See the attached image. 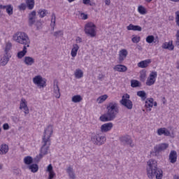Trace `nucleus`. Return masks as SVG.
Listing matches in <instances>:
<instances>
[{
  "label": "nucleus",
  "instance_id": "nucleus-1",
  "mask_svg": "<svg viewBox=\"0 0 179 179\" xmlns=\"http://www.w3.org/2000/svg\"><path fill=\"white\" fill-rule=\"evenodd\" d=\"M54 132L52 125H48L44 130L43 136L42 138V147L41 148L40 157H43L44 155L48 153L50 150V146H51V136Z\"/></svg>",
  "mask_w": 179,
  "mask_h": 179
},
{
  "label": "nucleus",
  "instance_id": "nucleus-2",
  "mask_svg": "<svg viewBox=\"0 0 179 179\" xmlns=\"http://www.w3.org/2000/svg\"><path fill=\"white\" fill-rule=\"evenodd\" d=\"M147 176L148 178H155L157 179L163 178V171L157 169V162L155 159H150L148 162L147 167Z\"/></svg>",
  "mask_w": 179,
  "mask_h": 179
},
{
  "label": "nucleus",
  "instance_id": "nucleus-3",
  "mask_svg": "<svg viewBox=\"0 0 179 179\" xmlns=\"http://www.w3.org/2000/svg\"><path fill=\"white\" fill-rule=\"evenodd\" d=\"M107 113L102 115L99 119L102 122H107V121H113L115 118L117 113L119 111L118 103L116 102H110L107 107Z\"/></svg>",
  "mask_w": 179,
  "mask_h": 179
},
{
  "label": "nucleus",
  "instance_id": "nucleus-4",
  "mask_svg": "<svg viewBox=\"0 0 179 179\" xmlns=\"http://www.w3.org/2000/svg\"><path fill=\"white\" fill-rule=\"evenodd\" d=\"M13 39L16 43H19V44H22L26 47H30V39L29 38V36L24 32L18 31L15 33L13 36Z\"/></svg>",
  "mask_w": 179,
  "mask_h": 179
},
{
  "label": "nucleus",
  "instance_id": "nucleus-5",
  "mask_svg": "<svg viewBox=\"0 0 179 179\" xmlns=\"http://www.w3.org/2000/svg\"><path fill=\"white\" fill-rule=\"evenodd\" d=\"M85 31L90 37H96V25L93 22H88L85 26Z\"/></svg>",
  "mask_w": 179,
  "mask_h": 179
},
{
  "label": "nucleus",
  "instance_id": "nucleus-6",
  "mask_svg": "<svg viewBox=\"0 0 179 179\" xmlns=\"http://www.w3.org/2000/svg\"><path fill=\"white\" fill-rule=\"evenodd\" d=\"M129 94H128L123 95L120 101V104L128 108V110H132L134 104L132 103V101L129 100Z\"/></svg>",
  "mask_w": 179,
  "mask_h": 179
},
{
  "label": "nucleus",
  "instance_id": "nucleus-7",
  "mask_svg": "<svg viewBox=\"0 0 179 179\" xmlns=\"http://www.w3.org/2000/svg\"><path fill=\"white\" fill-rule=\"evenodd\" d=\"M33 82L34 85L38 86V87H40V89H41V87H45L47 83V82L45 81V79H43V78L41 77V76H35L33 78Z\"/></svg>",
  "mask_w": 179,
  "mask_h": 179
},
{
  "label": "nucleus",
  "instance_id": "nucleus-8",
  "mask_svg": "<svg viewBox=\"0 0 179 179\" xmlns=\"http://www.w3.org/2000/svg\"><path fill=\"white\" fill-rule=\"evenodd\" d=\"M157 78V72L152 71L150 73V76L147 78L145 85L147 86H153L156 83V79Z\"/></svg>",
  "mask_w": 179,
  "mask_h": 179
},
{
  "label": "nucleus",
  "instance_id": "nucleus-9",
  "mask_svg": "<svg viewBox=\"0 0 179 179\" xmlns=\"http://www.w3.org/2000/svg\"><path fill=\"white\" fill-rule=\"evenodd\" d=\"M154 107H157V102L155 101L153 98H148L145 101V107L147 111H152V108Z\"/></svg>",
  "mask_w": 179,
  "mask_h": 179
},
{
  "label": "nucleus",
  "instance_id": "nucleus-10",
  "mask_svg": "<svg viewBox=\"0 0 179 179\" xmlns=\"http://www.w3.org/2000/svg\"><path fill=\"white\" fill-rule=\"evenodd\" d=\"M92 141H93L95 145H103L106 142V136H101V134H95L92 136Z\"/></svg>",
  "mask_w": 179,
  "mask_h": 179
},
{
  "label": "nucleus",
  "instance_id": "nucleus-11",
  "mask_svg": "<svg viewBox=\"0 0 179 179\" xmlns=\"http://www.w3.org/2000/svg\"><path fill=\"white\" fill-rule=\"evenodd\" d=\"M20 110H24V114H29V107H27V101L24 98L21 99L20 103Z\"/></svg>",
  "mask_w": 179,
  "mask_h": 179
},
{
  "label": "nucleus",
  "instance_id": "nucleus-12",
  "mask_svg": "<svg viewBox=\"0 0 179 179\" xmlns=\"http://www.w3.org/2000/svg\"><path fill=\"white\" fill-rule=\"evenodd\" d=\"M114 124L111 122L105 123L101 126V132H108L113 129Z\"/></svg>",
  "mask_w": 179,
  "mask_h": 179
},
{
  "label": "nucleus",
  "instance_id": "nucleus-13",
  "mask_svg": "<svg viewBox=\"0 0 179 179\" xmlns=\"http://www.w3.org/2000/svg\"><path fill=\"white\" fill-rule=\"evenodd\" d=\"M157 134L159 136H162V135H164V136H170V135H171V133L166 127L158 129Z\"/></svg>",
  "mask_w": 179,
  "mask_h": 179
},
{
  "label": "nucleus",
  "instance_id": "nucleus-14",
  "mask_svg": "<svg viewBox=\"0 0 179 179\" xmlns=\"http://www.w3.org/2000/svg\"><path fill=\"white\" fill-rule=\"evenodd\" d=\"M167 148H169L168 143H161L155 147V153H157L159 152H163V150H166Z\"/></svg>",
  "mask_w": 179,
  "mask_h": 179
},
{
  "label": "nucleus",
  "instance_id": "nucleus-15",
  "mask_svg": "<svg viewBox=\"0 0 179 179\" xmlns=\"http://www.w3.org/2000/svg\"><path fill=\"white\" fill-rule=\"evenodd\" d=\"M128 56V51L126 49H122L119 51V62H122Z\"/></svg>",
  "mask_w": 179,
  "mask_h": 179
},
{
  "label": "nucleus",
  "instance_id": "nucleus-16",
  "mask_svg": "<svg viewBox=\"0 0 179 179\" xmlns=\"http://www.w3.org/2000/svg\"><path fill=\"white\" fill-rule=\"evenodd\" d=\"M120 141L122 142V143H125L126 145H130V146L132 148L134 146L132 145V140H131V136H124L122 137H120Z\"/></svg>",
  "mask_w": 179,
  "mask_h": 179
},
{
  "label": "nucleus",
  "instance_id": "nucleus-17",
  "mask_svg": "<svg viewBox=\"0 0 179 179\" xmlns=\"http://www.w3.org/2000/svg\"><path fill=\"white\" fill-rule=\"evenodd\" d=\"M162 48L164 50H169V51H173L174 50V45H173V41H170L169 42H165L162 45Z\"/></svg>",
  "mask_w": 179,
  "mask_h": 179
},
{
  "label": "nucleus",
  "instance_id": "nucleus-18",
  "mask_svg": "<svg viewBox=\"0 0 179 179\" xmlns=\"http://www.w3.org/2000/svg\"><path fill=\"white\" fill-rule=\"evenodd\" d=\"M152 62V60L150 59L143 60L138 63V68H148L149 66V64Z\"/></svg>",
  "mask_w": 179,
  "mask_h": 179
},
{
  "label": "nucleus",
  "instance_id": "nucleus-19",
  "mask_svg": "<svg viewBox=\"0 0 179 179\" xmlns=\"http://www.w3.org/2000/svg\"><path fill=\"white\" fill-rule=\"evenodd\" d=\"M169 161L171 163L174 164L177 162V152L171 150L169 154Z\"/></svg>",
  "mask_w": 179,
  "mask_h": 179
},
{
  "label": "nucleus",
  "instance_id": "nucleus-20",
  "mask_svg": "<svg viewBox=\"0 0 179 179\" xmlns=\"http://www.w3.org/2000/svg\"><path fill=\"white\" fill-rule=\"evenodd\" d=\"M114 70L117 72H127L128 68H127L126 66H124L122 64H117L115 66Z\"/></svg>",
  "mask_w": 179,
  "mask_h": 179
},
{
  "label": "nucleus",
  "instance_id": "nucleus-21",
  "mask_svg": "<svg viewBox=\"0 0 179 179\" xmlns=\"http://www.w3.org/2000/svg\"><path fill=\"white\" fill-rule=\"evenodd\" d=\"M46 171H48V173H49L48 179H52L55 177V172H54V170L52 169V164H49L48 166Z\"/></svg>",
  "mask_w": 179,
  "mask_h": 179
},
{
  "label": "nucleus",
  "instance_id": "nucleus-22",
  "mask_svg": "<svg viewBox=\"0 0 179 179\" xmlns=\"http://www.w3.org/2000/svg\"><path fill=\"white\" fill-rule=\"evenodd\" d=\"M78 51H79V45L73 44L71 52V55L73 58H75L78 55Z\"/></svg>",
  "mask_w": 179,
  "mask_h": 179
},
{
  "label": "nucleus",
  "instance_id": "nucleus-23",
  "mask_svg": "<svg viewBox=\"0 0 179 179\" xmlns=\"http://www.w3.org/2000/svg\"><path fill=\"white\" fill-rule=\"evenodd\" d=\"M127 30H133L134 31H142V27L139 25H134L132 24L127 26Z\"/></svg>",
  "mask_w": 179,
  "mask_h": 179
},
{
  "label": "nucleus",
  "instance_id": "nucleus-24",
  "mask_svg": "<svg viewBox=\"0 0 179 179\" xmlns=\"http://www.w3.org/2000/svg\"><path fill=\"white\" fill-rule=\"evenodd\" d=\"M54 96L56 97V99H59V97H61V92H59L58 83L54 85Z\"/></svg>",
  "mask_w": 179,
  "mask_h": 179
},
{
  "label": "nucleus",
  "instance_id": "nucleus-25",
  "mask_svg": "<svg viewBox=\"0 0 179 179\" xmlns=\"http://www.w3.org/2000/svg\"><path fill=\"white\" fill-rule=\"evenodd\" d=\"M27 54V46L24 45L23 50L22 51L18 52L17 57L19 58V59H22L24 55Z\"/></svg>",
  "mask_w": 179,
  "mask_h": 179
},
{
  "label": "nucleus",
  "instance_id": "nucleus-26",
  "mask_svg": "<svg viewBox=\"0 0 179 179\" xmlns=\"http://www.w3.org/2000/svg\"><path fill=\"white\" fill-rule=\"evenodd\" d=\"M24 62L25 65H27L28 66H31V65L34 64V59H33V57L27 56L24 57Z\"/></svg>",
  "mask_w": 179,
  "mask_h": 179
},
{
  "label": "nucleus",
  "instance_id": "nucleus-27",
  "mask_svg": "<svg viewBox=\"0 0 179 179\" xmlns=\"http://www.w3.org/2000/svg\"><path fill=\"white\" fill-rule=\"evenodd\" d=\"M9 151V146L6 144H3L0 147V155H6Z\"/></svg>",
  "mask_w": 179,
  "mask_h": 179
},
{
  "label": "nucleus",
  "instance_id": "nucleus-28",
  "mask_svg": "<svg viewBox=\"0 0 179 179\" xmlns=\"http://www.w3.org/2000/svg\"><path fill=\"white\" fill-rule=\"evenodd\" d=\"M25 3L27 5V8L31 10V9L34 8L35 1L34 0H25Z\"/></svg>",
  "mask_w": 179,
  "mask_h": 179
},
{
  "label": "nucleus",
  "instance_id": "nucleus-29",
  "mask_svg": "<svg viewBox=\"0 0 179 179\" xmlns=\"http://www.w3.org/2000/svg\"><path fill=\"white\" fill-rule=\"evenodd\" d=\"M83 100V98L80 95H74L72 96L71 101L73 103H80Z\"/></svg>",
  "mask_w": 179,
  "mask_h": 179
},
{
  "label": "nucleus",
  "instance_id": "nucleus-30",
  "mask_svg": "<svg viewBox=\"0 0 179 179\" xmlns=\"http://www.w3.org/2000/svg\"><path fill=\"white\" fill-rule=\"evenodd\" d=\"M106 99H108V96L107 94L101 95L97 98L96 101L99 104H101V103H104V101H106Z\"/></svg>",
  "mask_w": 179,
  "mask_h": 179
},
{
  "label": "nucleus",
  "instance_id": "nucleus-31",
  "mask_svg": "<svg viewBox=\"0 0 179 179\" xmlns=\"http://www.w3.org/2000/svg\"><path fill=\"white\" fill-rule=\"evenodd\" d=\"M66 173H68L70 178L74 179L75 178V173H73V169L71 166H69L66 169Z\"/></svg>",
  "mask_w": 179,
  "mask_h": 179
},
{
  "label": "nucleus",
  "instance_id": "nucleus-32",
  "mask_svg": "<svg viewBox=\"0 0 179 179\" xmlns=\"http://www.w3.org/2000/svg\"><path fill=\"white\" fill-rule=\"evenodd\" d=\"M74 75L77 79H80V78H83V71L81 69H76Z\"/></svg>",
  "mask_w": 179,
  "mask_h": 179
},
{
  "label": "nucleus",
  "instance_id": "nucleus-33",
  "mask_svg": "<svg viewBox=\"0 0 179 179\" xmlns=\"http://www.w3.org/2000/svg\"><path fill=\"white\" fill-rule=\"evenodd\" d=\"M29 169L31 170V173H37L38 171V165L32 164L29 166Z\"/></svg>",
  "mask_w": 179,
  "mask_h": 179
},
{
  "label": "nucleus",
  "instance_id": "nucleus-34",
  "mask_svg": "<svg viewBox=\"0 0 179 179\" xmlns=\"http://www.w3.org/2000/svg\"><path fill=\"white\" fill-rule=\"evenodd\" d=\"M6 56L3 57V58L1 59V62L0 63V64L2 66H5V65H6L8 64V62H9V56L7 55H6Z\"/></svg>",
  "mask_w": 179,
  "mask_h": 179
},
{
  "label": "nucleus",
  "instance_id": "nucleus-35",
  "mask_svg": "<svg viewBox=\"0 0 179 179\" xmlns=\"http://www.w3.org/2000/svg\"><path fill=\"white\" fill-rule=\"evenodd\" d=\"M137 96H138V97H141L143 101H145V100H146L147 96H146V92H145V91L137 92Z\"/></svg>",
  "mask_w": 179,
  "mask_h": 179
},
{
  "label": "nucleus",
  "instance_id": "nucleus-36",
  "mask_svg": "<svg viewBox=\"0 0 179 179\" xmlns=\"http://www.w3.org/2000/svg\"><path fill=\"white\" fill-rule=\"evenodd\" d=\"M138 12L140 15H146V13H148V10L143 6H138Z\"/></svg>",
  "mask_w": 179,
  "mask_h": 179
},
{
  "label": "nucleus",
  "instance_id": "nucleus-37",
  "mask_svg": "<svg viewBox=\"0 0 179 179\" xmlns=\"http://www.w3.org/2000/svg\"><path fill=\"white\" fill-rule=\"evenodd\" d=\"M36 17V11L34 10L29 14V24L34 23V18Z\"/></svg>",
  "mask_w": 179,
  "mask_h": 179
},
{
  "label": "nucleus",
  "instance_id": "nucleus-38",
  "mask_svg": "<svg viewBox=\"0 0 179 179\" xmlns=\"http://www.w3.org/2000/svg\"><path fill=\"white\" fill-rule=\"evenodd\" d=\"M6 10L8 15H9V16L13 15V7L12 6V5H10V4L7 5Z\"/></svg>",
  "mask_w": 179,
  "mask_h": 179
},
{
  "label": "nucleus",
  "instance_id": "nucleus-39",
  "mask_svg": "<svg viewBox=\"0 0 179 179\" xmlns=\"http://www.w3.org/2000/svg\"><path fill=\"white\" fill-rule=\"evenodd\" d=\"M24 163L27 165L31 164L33 163V158L30 156L25 157L24 158Z\"/></svg>",
  "mask_w": 179,
  "mask_h": 179
},
{
  "label": "nucleus",
  "instance_id": "nucleus-40",
  "mask_svg": "<svg viewBox=\"0 0 179 179\" xmlns=\"http://www.w3.org/2000/svg\"><path fill=\"white\" fill-rule=\"evenodd\" d=\"M146 42L148 43V44H152V43L155 42V36L153 35L147 36Z\"/></svg>",
  "mask_w": 179,
  "mask_h": 179
},
{
  "label": "nucleus",
  "instance_id": "nucleus-41",
  "mask_svg": "<svg viewBox=\"0 0 179 179\" xmlns=\"http://www.w3.org/2000/svg\"><path fill=\"white\" fill-rule=\"evenodd\" d=\"M11 48H12V43L10 42L7 43L5 48L6 55H8V52L10 51Z\"/></svg>",
  "mask_w": 179,
  "mask_h": 179
},
{
  "label": "nucleus",
  "instance_id": "nucleus-42",
  "mask_svg": "<svg viewBox=\"0 0 179 179\" xmlns=\"http://www.w3.org/2000/svg\"><path fill=\"white\" fill-rule=\"evenodd\" d=\"M140 78H141V80H145V79H146V71L145 70H142L140 72Z\"/></svg>",
  "mask_w": 179,
  "mask_h": 179
},
{
  "label": "nucleus",
  "instance_id": "nucleus-43",
  "mask_svg": "<svg viewBox=\"0 0 179 179\" xmlns=\"http://www.w3.org/2000/svg\"><path fill=\"white\" fill-rule=\"evenodd\" d=\"M131 87H139V81L136 80H132L131 81Z\"/></svg>",
  "mask_w": 179,
  "mask_h": 179
},
{
  "label": "nucleus",
  "instance_id": "nucleus-44",
  "mask_svg": "<svg viewBox=\"0 0 179 179\" xmlns=\"http://www.w3.org/2000/svg\"><path fill=\"white\" fill-rule=\"evenodd\" d=\"M55 19H56L55 14L53 13L52 15V20H51V24H50V26L52 27L53 30H54V27H55Z\"/></svg>",
  "mask_w": 179,
  "mask_h": 179
},
{
  "label": "nucleus",
  "instance_id": "nucleus-45",
  "mask_svg": "<svg viewBox=\"0 0 179 179\" xmlns=\"http://www.w3.org/2000/svg\"><path fill=\"white\" fill-rule=\"evenodd\" d=\"M38 15L40 17H44L47 15V10H39Z\"/></svg>",
  "mask_w": 179,
  "mask_h": 179
},
{
  "label": "nucleus",
  "instance_id": "nucleus-46",
  "mask_svg": "<svg viewBox=\"0 0 179 179\" xmlns=\"http://www.w3.org/2000/svg\"><path fill=\"white\" fill-rule=\"evenodd\" d=\"M26 8H27V5L24 3H22L20 6H18V9L20 10H26Z\"/></svg>",
  "mask_w": 179,
  "mask_h": 179
},
{
  "label": "nucleus",
  "instance_id": "nucleus-47",
  "mask_svg": "<svg viewBox=\"0 0 179 179\" xmlns=\"http://www.w3.org/2000/svg\"><path fill=\"white\" fill-rule=\"evenodd\" d=\"M131 41L135 43H139L141 41V36H135L131 38Z\"/></svg>",
  "mask_w": 179,
  "mask_h": 179
},
{
  "label": "nucleus",
  "instance_id": "nucleus-48",
  "mask_svg": "<svg viewBox=\"0 0 179 179\" xmlns=\"http://www.w3.org/2000/svg\"><path fill=\"white\" fill-rule=\"evenodd\" d=\"M176 23L179 27V11L176 12Z\"/></svg>",
  "mask_w": 179,
  "mask_h": 179
},
{
  "label": "nucleus",
  "instance_id": "nucleus-49",
  "mask_svg": "<svg viewBox=\"0 0 179 179\" xmlns=\"http://www.w3.org/2000/svg\"><path fill=\"white\" fill-rule=\"evenodd\" d=\"M176 45H179V30H178L177 33H176Z\"/></svg>",
  "mask_w": 179,
  "mask_h": 179
},
{
  "label": "nucleus",
  "instance_id": "nucleus-50",
  "mask_svg": "<svg viewBox=\"0 0 179 179\" xmlns=\"http://www.w3.org/2000/svg\"><path fill=\"white\" fill-rule=\"evenodd\" d=\"M80 17L81 19H83V20H86V19H87V14H85L83 13L80 14Z\"/></svg>",
  "mask_w": 179,
  "mask_h": 179
},
{
  "label": "nucleus",
  "instance_id": "nucleus-51",
  "mask_svg": "<svg viewBox=\"0 0 179 179\" xmlns=\"http://www.w3.org/2000/svg\"><path fill=\"white\" fill-rule=\"evenodd\" d=\"M83 3L84 5H90L92 6V3H90V0H83Z\"/></svg>",
  "mask_w": 179,
  "mask_h": 179
},
{
  "label": "nucleus",
  "instance_id": "nucleus-52",
  "mask_svg": "<svg viewBox=\"0 0 179 179\" xmlns=\"http://www.w3.org/2000/svg\"><path fill=\"white\" fill-rule=\"evenodd\" d=\"M3 128L4 130H7L9 129V124H8V123H6L3 125Z\"/></svg>",
  "mask_w": 179,
  "mask_h": 179
},
{
  "label": "nucleus",
  "instance_id": "nucleus-53",
  "mask_svg": "<svg viewBox=\"0 0 179 179\" xmlns=\"http://www.w3.org/2000/svg\"><path fill=\"white\" fill-rule=\"evenodd\" d=\"M58 34L62 35V31H56L54 34V36H55V37L58 36Z\"/></svg>",
  "mask_w": 179,
  "mask_h": 179
},
{
  "label": "nucleus",
  "instance_id": "nucleus-54",
  "mask_svg": "<svg viewBox=\"0 0 179 179\" xmlns=\"http://www.w3.org/2000/svg\"><path fill=\"white\" fill-rule=\"evenodd\" d=\"M76 43H82V38L78 36L76 39Z\"/></svg>",
  "mask_w": 179,
  "mask_h": 179
},
{
  "label": "nucleus",
  "instance_id": "nucleus-55",
  "mask_svg": "<svg viewBox=\"0 0 179 179\" xmlns=\"http://www.w3.org/2000/svg\"><path fill=\"white\" fill-rule=\"evenodd\" d=\"M110 3H111V1L110 0H105V4L108 6L110 5Z\"/></svg>",
  "mask_w": 179,
  "mask_h": 179
},
{
  "label": "nucleus",
  "instance_id": "nucleus-56",
  "mask_svg": "<svg viewBox=\"0 0 179 179\" xmlns=\"http://www.w3.org/2000/svg\"><path fill=\"white\" fill-rule=\"evenodd\" d=\"M0 9H6V6L0 5Z\"/></svg>",
  "mask_w": 179,
  "mask_h": 179
},
{
  "label": "nucleus",
  "instance_id": "nucleus-57",
  "mask_svg": "<svg viewBox=\"0 0 179 179\" xmlns=\"http://www.w3.org/2000/svg\"><path fill=\"white\" fill-rule=\"evenodd\" d=\"M173 179H179V176L175 175Z\"/></svg>",
  "mask_w": 179,
  "mask_h": 179
},
{
  "label": "nucleus",
  "instance_id": "nucleus-58",
  "mask_svg": "<svg viewBox=\"0 0 179 179\" xmlns=\"http://www.w3.org/2000/svg\"><path fill=\"white\" fill-rule=\"evenodd\" d=\"M103 78H104L103 75H99V79H103Z\"/></svg>",
  "mask_w": 179,
  "mask_h": 179
},
{
  "label": "nucleus",
  "instance_id": "nucleus-59",
  "mask_svg": "<svg viewBox=\"0 0 179 179\" xmlns=\"http://www.w3.org/2000/svg\"><path fill=\"white\" fill-rule=\"evenodd\" d=\"M177 64V69H179V61L176 62Z\"/></svg>",
  "mask_w": 179,
  "mask_h": 179
},
{
  "label": "nucleus",
  "instance_id": "nucleus-60",
  "mask_svg": "<svg viewBox=\"0 0 179 179\" xmlns=\"http://www.w3.org/2000/svg\"><path fill=\"white\" fill-rule=\"evenodd\" d=\"M67 1H68V2H69V3H71L73 2L75 0H67Z\"/></svg>",
  "mask_w": 179,
  "mask_h": 179
},
{
  "label": "nucleus",
  "instance_id": "nucleus-61",
  "mask_svg": "<svg viewBox=\"0 0 179 179\" xmlns=\"http://www.w3.org/2000/svg\"><path fill=\"white\" fill-rule=\"evenodd\" d=\"M172 1V2H179V0H170Z\"/></svg>",
  "mask_w": 179,
  "mask_h": 179
},
{
  "label": "nucleus",
  "instance_id": "nucleus-62",
  "mask_svg": "<svg viewBox=\"0 0 179 179\" xmlns=\"http://www.w3.org/2000/svg\"><path fill=\"white\" fill-rule=\"evenodd\" d=\"M146 2H152V0H145Z\"/></svg>",
  "mask_w": 179,
  "mask_h": 179
},
{
  "label": "nucleus",
  "instance_id": "nucleus-63",
  "mask_svg": "<svg viewBox=\"0 0 179 179\" xmlns=\"http://www.w3.org/2000/svg\"><path fill=\"white\" fill-rule=\"evenodd\" d=\"M2 169V166L0 164V169Z\"/></svg>",
  "mask_w": 179,
  "mask_h": 179
},
{
  "label": "nucleus",
  "instance_id": "nucleus-64",
  "mask_svg": "<svg viewBox=\"0 0 179 179\" xmlns=\"http://www.w3.org/2000/svg\"><path fill=\"white\" fill-rule=\"evenodd\" d=\"M0 132H1V127H0Z\"/></svg>",
  "mask_w": 179,
  "mask_h": 179
}]
</instances>
